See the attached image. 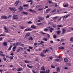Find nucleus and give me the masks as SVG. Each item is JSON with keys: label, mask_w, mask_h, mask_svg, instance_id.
Returning <instances> with one entry per match:
<instances>
[{"label": "nucleus", "mask_w": 73, "mask_h": 73, "mask_svg": "<svg viewBox=\"0 0 73 73\" xmlns=\"http://www.w3.org/2000/svg\"><path fill=\"white\" fill-rule=\"evenodd\" d=\"M9 19H10L12 17V15H10L8 16Z\"/></svg>", "instance_id": "nucleus-42"}, {"label": "nucleus", "mask_w": 73, "mask_h": 73, "mask_svg": "<svg viewBox=\"0 0 73 73\" xmlns=\"http://www.w3.org/2000/svg\"><path fill=\"white\" fill-rule=\"evenodd\" d=\"M12 46H13L12 45L10 46V47L8 49L9 50H11V48H12Z\"/></svg>", "instance_id": "nucleus-30"}, {"label": "nucleus", "mask_w": 73, "mask_h": 73, "mask_svg": "<svg viewBox=\"0 0 73 73\" xmlns=\"http://www.w3.org/2000/svg\"><path fill=\"white\" fill-rule=\"evenodd\" d=\"M14 54H13V53H11L10 54V55H11V56H13V55H14Z\"/></svg>", "instance_id": "nucleus-64"}, {"label": "nucleus", "mask_w": 73, "mask_h": 73, "mask_svg": "<svg viewBox=\"0 0 73 73\" xmlns=\"http://www.w3.org/2000/svg\"><path fill=\"white\" fill-rule=\"evenodd\" d=\"M42 8H40L38 9V11H42Z\"/></svg>", "instance_id": "nucleus-36"}, {"label": "nucleus", "mask_w": 73, "mask_h": 73, "mask_svg": "<svg viewBox=\"0 0 73 73\" xmlns=\"http://www.w3.org/2000/svg\"><path fill=\"white\" fill-rule=\"evenodd\" d=\"M40 73H46L45 71H41L40 72Z\"/></svg>", "instance_id": "nucleus-44"}, {"label": "nucleus", "mask_w": 73, "mask_h": 73, "mask_svg": "<svg viewBox=\"0 0 73 73\" xmlns=\"http://www.w3.org/2000/svg\"><path fill=\"white\" fill-rule=\"evenodd\" d=\"M29 49H32L33 48V47L31 46H29Z\"/></svg>", "instance_id": "nucleus-55"}, {"label": "nucleus", "mask_w": 73, "mask_h": 73, "mask_svg": "<svg viewBox=\"0 0 73 73\" xmlns=\"http://www.w3.org/2000/svg\"><path fill=\"white\" fill-rule=\"evenodd\" d=\"M19 49H21V50H23V48H22L21 47H19L18 48Z\"/></svg>", "instance_id": "nucleus-51"}, {"label": "nucleus", "mask_w": 73, "mask_h": 73, "mask_svg": "<svg viewBox=\"0 0 73 73\" xmlns=\"http://www.w3.org/2000/svg\"><path fill=\"white\" fill-rule=\"evenodd\" d=\"M48 8V6H46L45 7V8H44V9H46V8Z\"/></svg>", "instance_id": "nucleus-63"}, {"label": "nucleus", "mask_w": 73, "mask_h": 73, "mask_svg": "<svg viewBox=\"0 0 73 73\" xmlns=\"http://www.w3.org/2000/svg\"><path fill=\"white\" fill-rule=\"evenodd\" d=\"M70 40L71 41H73V37H72L70 39Z\"/></svg>", "instance_id": "nucleus-54"}, {"label": "nucleus", "mask_w": 73, "mask_h": 73, "mask_svg": "<svg viewBox=\"0 0 73 73\" xmlns=\"http://www.w3.org/2000/svg\"><path fill=\"white\" fill-rule=\"evenodd\" d=\"M57 26L58 27H62V26L61 25H57Z\"/></svg>", "instance_id": "nucleus-38"}, {"label": "nucleus", "mask_w": 73, "mask_h": 73, "mask_svg": "<svg viewBox=\"0 0 73 73\" xmlns=\"http://www.w3.org/2000/svg\"><path fill=\"white\" fill-rule=\"evenodd\" d=\"M53 57H50L49 59L50 60H52L53 59Z\"/></svg>", "instance_id": "nucleus-45"}, {"label": "nucleus", "mask_w": 73, "mask_h": 73, "mask_svg": "<svg viewBox=\"0 0 73 73\" xmlns=\"http://www.w3.org/2000/svg\"><path fill=\"white\" fill-rule=\"evenodd\" d=\"M3 44L4 46H7V42H5L3 43Z\"/></svg>", "instance_id": "nucleus-19"}, {"label": "nucleus", "mask_w": 73, "mask_h": 73, "mask_svg": "<svg viewBox=\"0 0 73 73\" xmlns=\"http://www.w3.org/2000/svg\"><path fill=\"white\" fill-rule=\"evenodd\" d=\"M39 19L40 20H43L44 19L42 17H39Z\"/></svg>", "instance_id": "nucleus-35"}, {"label": "nucleus", "mask_w": 73, "mask_h": 73, "mask_svg": "<svg viewBox=\"0 0 73 73\" xmlns=\"http://www.w3.org/2000/svg\"><path fill=\"white\" fill-rule=\"evenodd\" d=\"M3 70H0V73H2Z\"/></svg>", "instance_id": "nucleus-56"}, {"label": "nucleus", "mask_w": 73, "mask_h": 73, "mask_svg": "<svg viewBox=\"0 0 73 73\" xmlns=\"http://www.w3.org/2000/svg\"><path fill=\"white\" fill-rule=\"evenodd\" d=\"M40 55L41 56H42V57H45V55L44 54L42 53L40 54Z\"/></svg>", "instance_id": "nucleus-25"}, {"label": "nucleus", "mask_w": 73, "mask_h": 73, "mask_svg": "<svg viewBox=\"0 0 73 73\" xmlns=\"http://www.w3.org/2000/svg\"><path fill=\"white\" fill-rule=\"evenodd\" d=\"M43 40L46 41H48V39L47 38H44L43 39Z\"/></svg>", "instance_id": "nucleus-32"}, {"label": "nucleus", "mask_w": 73, "mask_h": 73, "mask_svg": "<svg viewBox=\"0 0 73 73\" xmlns=\"http://www.w3.org/2000/svg\"><path fill=\"white\" fill-rule=\"evenodd\" d=\"M30 35V34L29 33H27L26 35L25 36V38H27V37H29Z\"/></svg>", "instance_id": "nucleus-6"}, {"label": "nucleus", "mask_w": 73, "mask_h": 73, "mask_svg": "<svg viewBox=\"0 0 73 73\" xmlns=\"http://www.w3.org/2000/svg\"><path fill=\"white\" fill-rule=\"evenodd\" d=\"M32 31V29H28V31Z\"/></svg>", "instance_id": "nucleus-58"}, {"label": "nucleus", "mask_w": 73, "mask_h": 73, "mask_svg": "<svg viewBox=\"0 0 73 73\" xmlns=\"http://www.w3.org/2000/svg\"><path fill=\"white\" fill-rule=\"evenodd\" d=\"M27 23H28V24H32V22L31 21L28 22Z\"/></svg>", "instance_id": "nucleus-49"}, {"label": "nucleus", "mask_w": 73, "mask_h": 73, "mask_svg": "<svg viewBox=\"0 0 73 73\" xmlns=\"http://www.w3.org/2000/svg\"><path fill=\"white\" fill-rule=\"evenodd\" d=\"M19 2H20V1H17L15 3V4H14L15 6H17L18 4V3H19Z\"/></svg>", "instance_id": "nucleus-7"}, {"label": "nucleus", "mask_w": 73, "mask_h": 73, "mask_svg": "<svg viewBox=\"0 0 73 73\" xmlns=\"http://www.w3.org/2000/svg\"><path fill=\"white\" fill-rule=\"evenodd\" d=\"M58 17H55L53 18V21L54 22H57V20H58Z\"/></svg>", "instance_id": "nucleus-1"}, {"label": "nucleus", "mask_w": 73, "mask_h": 73, "mask_svg": "<svg viewBox=\"0 0 73 73\" xmlns=\"http://www.w3.org/2000/svg\"><path fill=\"white\" fill-rule=\"evenodd\" d=\"M13 45L14 46H16L17 45V43H13Z\"/></svg>", "instance_id": "nucleus-39"}, {"label": "nucleus", "mask_w": 73, "mask_h": 73, "mask_svg": "<svg viewBox=\"0 0 73 73\" xmlns=\"http://www.w3.org/2000/svg\"><path fill=\"white\" fill-rule=\"evenodd\" d=\"M41 70H43V71H45V68H44V67H42L41 68Z\"/></svg>", "instance_id": "nucleus-17"}, {"label": "nucleus", "mask_w": 73, "mask_h": 73, "mask_svg": "<svg viewBox=\"0 0 73 73\" xmlns=\"http://www.w3.org/2000/svg\"><path fill=\"white\" fill-rule=\"evenodd\" d=\"M68 4H66L63 5V6L64 7H68Z\"/></svg>", "instance_id": "nucleus-28"}, {"label": "nucleus", "mask_w": 73, "mask_h": 73, "mask_svg": "<svg viewBox=\"0 0 73 73\" xmlns=\"http://www.w3.org/2000/svg\"><path fill=\"white\" fill-rule=\"evenodd\" d=\"M57 3H55V7H57Z\"/></svg>", "instance_id": "nucleus-59"}, {"label": "nucleus", "mask_w": 73, "mask_h": 73, "mask_svg": "<svg viewBox=\"0 0 73 73\" xmlns=\"http://www.w3.org/2000/svg\"><path fill=\"white\" fill-rule=\"evenodd\" d=\"M64 61H65V62H68L69 61L67 58H64Z\"/></svg>", "instance_id": "nucleus-27"}, {"label": "nucleus", "mask_w": 73, "mask_h": 73, "mask_svg": "<svg viewBox=\"0 0 73 73\" xmlns=\"http://www.w3.org/2000/svg\"><path fill=\"white\" fill-rule=\"evenodd\" d=\"M1 19H7L8 17L6 16H1Z\"/></svg>", "instance_id": "nucleus-2"}, {"label": "nucleus", "mask_w": 73, "mask_h": 73, "mask_svg": "<svg viewBox=\"0 0 73 73\" xmlns=\"http://www.w3.org/2000/svg\"><path fill=\"white\" fill-rule=\"evenodd\" d=\"M46 18H49V16L47 15L46 16Z\"/></svg>", "instance_id": "nucleus-62"}, {"label": "nucleus", "mask_w": 73, "mask_h": 73, "mask_svg": "<svg viewBox=\"0 0 73 73\" xmlns=\"http://www.w3.org/2000/svg\"><path fill=\"white\" fill-rule=\"evenodd\" d=\"M32 1H33L32 0H30L28 1L27 2H28V3H29V2H32Z\"/></svg>", "instance_id": "nucleus-48"}, {"label": "nucleus", "mask_w": 73, "mask_h": 73, "mask_svg": "<svg viewBox=\"0 0 73 73\" xmlns=\"http://www.w3.org/2000/svg\"><path fill=\"white\" fill-rule=\"evenodd\" d=\"M50 72V70H48L46 71V73H49Z\"/></svg>", "instance_id": "nucleus-33"}, {"label": "nucleus", "mask_w": 73, "mask_h": 73, "mask_svg": "<svg viewBox=\"0 0 73 73\" xmlns=\"http://www.w3.org/2000/svg\"><path fill=\"white\" fill-rule=\"evenodd\" d=\"M49 51V50L48 49H47V50H44L43 51V53H46V52H48V51Z\"/></svg>", "instance_id": "nucleus-15"}, {"label": "nucleus", "mask_w": 73, "mask_h": 73, "mask_svg": "<svg viewBox=\"0 0 73 73\" xmlns=\"http://www.w3.org/2000/svg\"><path fill=\"white\" fill-rule=\"evenodd\" d=\"M58 49H62V50H64V47L61 46L60 47L58 48Z\"/></svg>", "instance_id": "nucleus-11"}, {"label": "nucleus", "mask_w": 73, "mask_h": 73, "mask_svg": "<svg viewBox=\"0 0 73 73\" xmlns=\"http://www.w3.org/2000/svg\"><path fill=\"white\" fill-rule=\"evenodd\" d=\"M3 52L2 51H0V55H1V56H5V55L3 54Z\"/></svg>", "instance_id": "nucleus-10"}, {"label": "nucleus", "mask_w": 73, "mask_h": 73, "mask_svg": "<svg viewBox=\"0 0 73 73\" xmlns=\"http://www.w3.org/2000/svg\"><path fill=\"white\" fill-rule=\"evenodd\" d=\"M31 28H32V29H36V27L33 25H31Z\"/></svg>", "instance_id": "nucleus-14"}, {"label": "nucleus", "mask_w": 73, "mask_h": 73, "mask_svg": "<svg viewBox=\"0 0 73 73\" xmlns=\"http://www.w3.org/2000/svg\"><path fill=\"white\" fill-rule=\"evenodd\" d=\"M3 60H4V61H6L7 60V58H6L5 57L3 58Z\"/></svg>", "instance_id": "nucleus-47"}, {"label": "nucleus", "mask_w": 73, "mask_h": 73, "mask_svg": "<svg viewBox=\"0 0 73 73\" xmlns=\"http://www.w3.org/2000/svg\"><path fill=\"white\" fill-rule=\"evenodd\" d=\"M50 32H52V31H54V29L53 28H50L49 29Z\"/></svg>", "instance_id": "nucleus-18"}, {"label": "nucleus", "mask_w": 73, "mask_h": 73, "mask_svg": "<svg viewBox=\"0 0 73 73\" xmlns=\"http://www.w3.org/2000/svg\"><path fill=\"white\" fill-rule=\"evenodd\" d=\"M50 11V9H47L46 10V12H45V13H48V12Z\"/></svg>", "instance_id": "nucleus-22"}, {"label": "nucleus", "mask_w": 73, "mask_h": 73, "mask_svg": "<svg viewBox=\"0 0 73 73\" xmlns=\"http://www.w3.org/2000/svg\"><path fill=\"white\" fill-rule=\"evenodd\" d=\"M39 7H40V5H37L36 6V8H38Z\"/></svg>", "instance_id": "nucleus-57"}, {"label": "nucleus", "mask_w": 73, "mask_h": 73, "mask_svg": "<svg viewBox=\"0 0 73 73\" xmlns=\"http://www.w3.org/2000/svg\"><path fill=\"white\" fill-rule=\"evenodd\" d=\"M61 31H60L59 30V31H57V34L58 35H59V34H60V33H61Z\"/></svg>", "instance_id": "nucleus-23"}, {"label": "nucleus", "mask_w": 73, "mask_h": 73, "mask_svg": "<svg viewBox=\"0 0 73 73\" xmlns=\"http://www.w3.org/2000/svg\"><path fill=\"white\" fill-rule=\"evenodd\" d=\"M29 40H33V38L32 37H30L29 38Z\"/></svg>", "instance_id": "nucleus-29"}, {"label": "nucleus", "mask_w": 73, "mask_h": 73, "mask_svg": "<svg viewBox=\"0 0 73 73\" xmlns=\"http://www.w3.org/2000/svg\"><path fill=\"white\" fill-rule=\"evenodd\" d=\"M53 37L54 38H57V37L56 36V35H53Z\"/></svg>", "instance_id": "nucleus-34"}, {"label": "nucleus", "mask_w": 73, "mask_h": 73, "mask_svg": "<svg viewBox=\"0 0 73 73\" xmlns=\"http://www.w3.org/2000/svg\"><path fill=\"white\" fill-rule=\"evenodd\" d=\"M13 57L14 56H10V57L11 60H13Z\"/></svg>", "instance_id": "nucleus-41"}, {"label": "nucleus", "mask_w": 73, "mask_h": 73, "mask_svg": "<svg viewBox=\"0 0 73 73\" xmlns=\"http://www.w3.org/2000/svg\"><path fill=\"white\" fill-rule=\"evenodd\" d=\"M22 13H23V15H28L27 13L26 12H22Z\"/></svg>", "instance_id": "nucleus-20"}, {"label": "nucleus", "mask_w": 73, "mask_h": 73, "mask_svg": "<svg viewBox=\"0 0 73 73\" xmlns=\"http://www.w3.org/2000/svg\"><path fill=\"white\" fill-rule=\"evenodd\" d=\"M13 18L14 19H15V20H18V17L17 15H14L13 16Z\"/></svg>", "instance_id": "nucleus-4"}, {"label": "nucleus", "mask_w": 73, "mask_h": 73, "mask_svg": "<svg viewBox=\"0 0 73 73\" xmlns=\"http://www.w3.org/2000/svg\"><path fill=\"white\" fill-rule=\"evenodd\" d=\"M23 7H27L28 6V5H23Z\"/></svg>", "instance_id": "nucleus-43"}, {"label": "nucleus", "mask_w": 73, "mask_h": 73, "mask_svg": "<svg viewBox=\"0 0 73 73\" xmlns=\"http://www.w3.org/2000/svg\"><path fill=\"white\" fill-rule=\"evenodd\" d=\"M16 48H17V47L16 46H14V47H13V49H16Z\"/></svg>", "instance_id": "nucleus-60"}, {"label": "nucleus", "mask_w": 73, "mask_h": 73, "mask_svg": "<svg viewBox=\"0 0 73 73\" xmlns=\"http://www.w3.org/2000/svg\"><path fill=\"white\" fill-rule=\"evenodd\" d=\"M24 62H25V63H26L27 64H29V62H31H31H30L29 61L27 60H25Z\"/></svg>", "instance_id": "nucleus-12"}, {"label": "nucleus", "mask_w": 73, "mask_h": 73, "mask_svg": "<svg viewBox=\"0 0 73 73\" xmlns=\"http://www.w3.org/2000/svg\"><path fill=\"white\" fill-rule=\"evenodd\" d=\"M17 45H19L20 44V43L19 42H18L17 43Z\"/></svg>", "instance_id": "nucleus-50"}, {"label": "nucleus", "mask_w": 73, "mask_h": 73, "mask_svg": "<svg viewBox=\"0 0 73 73\" xmlns=\"http://www.w3.org/2000/svg\"><path fill=\"white\" fill-rule=\"evenodd\" d=\"M70 16V15H67L64 16V19H67Z\"/></svg>", "instance_id": "nucleus-9"}, {"label": "nucleus", "mask_w": 73, "mask_h": 73, "mask_svg": "<svg viewBox=\"0 0 73 73\" xmlns=\"http://www.w3.org/2000/svg\"><path fill=\"white\" fill-rule=\"evenodd\" d=\"M20 46H22L23 47H24V44H21L20 45Z\"/></svg>", "instance_id": "nucleus-61"}, {"label": "nucleus", "mask_w": 73, "mask_h": 73, "mask_svg": "<svg viewBox=\"0 0 73 73\" xmlns=\"http://www.w3.org/2000/svg\"><path fill=\"white\" fill-rule=\"evenodd\" d=\"M9 9H10L11 11H12V12H14V11H16V10H15V9H16V8H15V7H9Z\"/></svg>", "instance_id": "nucleus-3"}, {"label": "nucleus", "mask_w": 73, "mask_h": 73, "mask_svg": "<svg viewBox=\"0 0 73 73\" xmlns=\"http://www.w3.org/2000/svg\"><path fill=\"white\" fill-rule=\"evenodd\" d=\"M48 29H44V31H45V32H46V31H48Z\"/></svg>", "instance_id": "nucleus-46"}, {"label": "nucleus", "mask_w": 73, "mask_h": 73, "mask_svg": "<svg viewBox=\"0 0 73 73\" xmlns=\"http://www.w3.org/2000/svg\"><path fill=\"white\" fill-rule=\"evenodd\" d=\"M4 29L5 30V32H6V33L8 32V29L7 28H6V27H5V26L4 27Z\"/></svg>", "instance_id": "nucleus-8"}, {"label": "nucleus", "mask_w": 73, "mask_h": 73, "mask_svg": "<svg viewBox=\"0 0 73 73\" xmlns=\"http://www.w3.org/2000/svg\"><path fill=\"white\" fill-rule=\"evenodd\" d=\"M21 50L20 49H18L17 50V52H19Z\"/></svg>", "instance_id": "nucleus-40"}, {"label": "nucleus", "mask_w": 73, "mask_h": 73, "mask_svg": "<svg viewBox=\"0 0 73 73\" xmlns=\"http://www.w3.org/2000/svg\"><path fill=\"white\" fill-rule=\"evenodd\" d=\"M55 61H57V62H58V61H61V60L60 59H56L55 60Z\"/></svg>", "instance_id": "nucleus-16"}, {"label": "nucleus", "mask_w": 73, "mask_h": 73, "mask_svg": "<svg viewBox=\"0 0 73 73\" xmlns=\"http://www.w3.org/2000/svg\"><path fill=\"white\" fill-rule=\"evenodd\" d=\"M51 67L52 68H55V66H51Z\"/></svg>", "instance_id": "nucleus-53"}, {"label": "nucleus", "mask_w": 73, "mask_h": 73, "mask_svg": "<svg viewBox=\"0 0 73 73\" xmlns=\"http://www.w3.org/2000/svg\"><path fill=\"white\" fill-rule=\"evenodd\" d=\"M42 25V23H38L37 24V25Z\"/></svg>", "instance_id": "nucleus-37"}, {"label": "nucleus", "mask_w": 73, "mask_h": 73, "mask_svg": "<svg viewBox=\"0 0 73 73\" xmlns=\"http://www.w3.org/2000/svg\"><path fill=\"white\" fill-rule=\"evenodd\" d=\"M27 66L28 68H30L31 69L33 67V66H29L28 64H27Z\"/></svg>", "instance_id": "nucleus-26"}, {"label": "nucleus", "mask_w": 73, "mask_h": 73, "mask_svg": "<svg viewBox=\"0 0 73 73\" xmlns=\"http://www.w3.org/2000/svg\"><path fill=\"white\" fill-rule=\"evenodd\" d=\"M62 34H64L65 33V32H66V29L63 28L62 29Z\"/></svg>", "instance_id": "nucleus-5"}, {"label": "nucleus", "mask_w": 73, "mask_h": 73, "mask_svg": "<svg viewBox=\"0 0 73 73\" xmlns=\"http://www.w3.org/2000/svg\"><path fill=\"white\" fill-rule=\"evenodd\" d=\"M18 9L19 10H21L23 9V7L21 6H20L18 7Z\"/></svg>", "instance_id": "nucleus-13"}, {"label": "nucleus", "mask_w": 73, "mask_h": 73, "mask_svg": "<svg viewBox=\"0 0 73 73\" xmlns=\"http://www.w3.org/2000/svg\"><path fill=\"white\" fill-rule=\"evenodd\" d=\"M22 69H23L22 68H19V69H18L17 70V71H18V72H20V71H21V70Z\"/></svg>", "instance_id": "nucleus-24"}, {"label": "nucleus", "mask_w": 73, "mask_h": 73, "mask_svg": "<svg viewBox=\"0 0 73 73\" xmlns=\"http://www.w3.org/2000/svg\"><path fill=\"white\" fill-rule=\"evenodd\" d=\"M56 70H57V72H60V68H59L58 67H57L56 68Z\"/></svg>", "instance_id": "nucleus-21"}, {"label": "nucleus", "mask_w": 73, "mask_h": 73, "mask_svg": "<svg viewBox=\"0 0 73 73\" xmlns=\"http://www.w3.org/2000/svg\"><path fill=\"white\" fill-rule=\"evenodd\" d=\"M56 11V9H55L54 10L52 11V12H55Z\"/></svg>", "instance_id": "nucleus-52"}, {"label": "nucleus", "mask_w": 73, "mask_h": 73, "mask_svg": "<svg viewBox=\"0 0 73 73\" xmlns=\"http://www.w3.org/2000/svg\"><path fill=\"white\" fill-rule=\"evenodd\" d=\"M19 27H20L21 29H24V28H25V27H23V26H19Z\"/></svg>", "instance_id": "nucleus-31"}]
</instances>
